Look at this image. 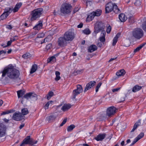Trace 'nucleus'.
<instances>
[{
    "label": "nucleus",
    "mask_w": 146,
    "mask_h": 146,
    "mask_svg": "<svg viewBox=\"0 0 146 146\" xmlns=\"http://www.w3.org/2000/svg\"><path fill=\"white\" fill-rule=\"evenodd\" d=\"M120 35V33H118L114 37L113 40V42L112 43V45L113 46H115L117 41V39L119 37Z\"/></svg>",
    "instance_id": "nucleus-24"
},
{
    "label": "nucleus",
    "mask_w": 146,
    "mask_h": 146,
    "mask_svg": "<svg viewBox=\"0 0 146 146\" xmlns=\"http://www.w3.org/2000/svg\"><path fill=\"white\" fill-rule=\"evenodd\" d=\"M101 31H102V33L103 35V36H105L106 35V32L105 31H104V30Z\"/></svg>",
    "instance_id": "nucleus-62"
},
{
    "label": "nucleus",
    "mask_w": 146,
    "mask_h": 146,
    "mask_svg": "<svg viewBox=\"0 0 146 146\" xmlns=\"http://www.w3.org/2000/svg\"><path fill=\"white\" fill-rule=\"evenodd\" d=\"M8 15V14L4 12L0 17V20H3L6 19Z\"/></svg>",
    "instance_id": "nucleus-37"
},
{
    "label": "nucleus",
    "mask_w": 146,
    "mask_h": 146,
    "mask_svg": "<svg viewBox=\"0 0 146 146\" xmlns=\"http://www.w3.org/2000/svg\"><path fill=\"white\" fill-rule=\"evenodd\" d=\"M12 112V110H8V111H3L1 114V115H5L7 114H8L9 113H11Z\"/></svg>",
    "instance_id": "nucleus-44"
},
{
    "label": "nucleus",
    "mask_w": 146,
    "mask_h": 146,
    "mask_svg": "<svg viewBox=\"0 0 146 146\" xmlns=\"http://www.w3.org/2000/svg\"><path fill=\"white\" fill-rule=\"evenodd\" d=\"M17 36H15L13 38H11V40L12 42L15 41L17 39V38H17Z\"/></svg>",
    "instance_id": "nucleus-53"
},
{
    "label": "nucleus",
    "mask_w": 146,
    "mask_h": 146,
    "mask_svg": "<svg viewBox=\"0 0 146 146\" xmlns=\"http://www.w3.org/2000/svg\"><path fill=\"white\" fill-rule=\"evenodd\" d=\"M70 5L66 3L63 4L60 8L61 12L64 14H67L71 12L70 8L71 7Z\"/></svg>",
    "instance_id": "nucleus-5"
},
{
    "label": "nucleus",
    "mask_w": 146,
    "mask_h": 146,
    "mask_svg": "<svg viewBox=\"0 0 146 146\" xmlns=\"http://www.w3.org/2000/svg\"><path fill=\"white\" fill-rule=\"evenodd\" d=\"M19 9H18L17 7L15 6V7L13 9V12L14 13L17 12L18 11Z\"/></svg>",
    "instance_id": "nucleus-58"
},
{
    "label": "nucleus",
    "mask_w": 146,
    "mask_h": 146,
    "mask_svg": "<svg viewBox=\"0 0 146 146\" xmlns=\"http://www.w3.org/2000/svg\"><path fill=\"white\" fill-rule=\"evenodd\" d=\"M55 57L54 56H51L50 58L49 62L53 61V60L54 61V60H55Z\"/></svg>",
    "instance_id": "nucleus-57"
},
{
    "label": "nucleus",
    "mask_w": 146,
    "mask_h": 146,
    "mask_svg": "<svg viewBox=\"0 0 146 146\" xmlns=\"http://www.w3.org/2000/svg\"><path fill=\"white\" fill-rule=\"evenodd\" d=\"M66 41L64 36L58 38L57 42L59 46H64L66 45Z\"/></svg>",
    "instance_id": "nucleus-12"
},
{
    "label": "nucleus",
    "mask_w": 146,
    "mask_h": 146,
    "mask_svg": "<svg viewBox=\"0 0 146 146\" xmlns=\"http://www.w3.org/2000/svg\"><path fill=\"white\" fill-rule=\"evenodd\" d=\"M141 120H139L135 124L134 126L137 128L139 125L141 124Z\"/></svg>",
    "instance_id": "nucleus-43"
},
{
    "label": "nucleus",
    "mask_w": 146,
    "mask_h": 146,
    "mask_svg": "<svg viewBox=\"0 0 146 146\" xmlns=\"http://www.w3.org/2000/svg\"><path fill=\"white\" fill-rule=\"evenodd\" d=\"M24 97L27 99H30L32 101H36L37 100V95L34 93L29 92L25 95Z\"/></svg>",
    "instance_id": "nucleus-9"
},
{
    "label": "nucleus",
    "mask_w": 146,
    "mask_h": 146,
    "mask_svg": "<svg viewBox=\"0 0 146 146\" xmlns=\"http://www.w3.org/2000/svg\"><path fill=\"white\" fill-rule=\"evenodd\" d=\"M17 92L19 98L22 97L25 94V92L22 90L17 91Z\"/></svg>",
    "instance_id": "nucleus-29"
},
{
    "label": "nucleus",
    "mask_w": 146,
    "mask_h": 146,
    "mask_svg": "<svg viewBox=\"0 0 146 146\" xmlns=\"http://www.w3.org/2000/svg\"><path fill=\"white\" fill-rule=\"evenodd\" d=\"M43 9L42 8L36 9L31 12V14L32 17L31 20L33 21L40 17L42 14Z\"/></svg>",
    "instance_id": "nucleus-3"
},
{
    "label": "nucleus",
    "mask_w": 146,
    "mask_h": 146,
    "mask_svg": "<svg viewBox=\"0 0 146 146\" xmlns=\"http://www.w3.org/2000/svg\"><path fill=\"white\" fill-rule=\"evenodd\" d=\"M22 114L23 115H25L29 113V111L27 108L23 109L21 110Z\"/></svg>",
    "instance_id": "nucleus-34"
},
{
    "label": "nucleus",
    "mask_w": 146,
    "mask_h": 146,
    "mask_svg": "<svg viewBox=\"0 0 146 146\" xmlns=\"http://www.w3.org/2000/svg\"><path fill=\"white\" fill-rule=\"evenodd\" d=\"M55 74L56 75V77L55 78V80L56 81H58L60 79V72L58 71L55 72Z\"/></svg>",
    "instance_id": "nucleus-33"
},
{
    "label": "nucleus",
    "mask_w": 146,
    "mask_h": 146,
    "mask_svg": "<svg viewBox=\"0 0 146 146\" xmlns=\"http://www.w3.org/2000/svg\"><path fill=\"white\" fill-rule=\"evenodd\" d=\"M83 24L82 23H81L77 27L78 28H81L83 27Z\"/></svg>",
    "instance_id": "nucleus-59"
},
{
    "label": "nucleus",
    "mask_w": 146,
    "mask_h": 146,
    "mask_svg": "<svg viewBox=\"0 0 146 146\" xmlns=\"http://www.w3.org/2000/svg\"><path fill=\"white\" fill-rule=\"evenodd\" d=\"M102 12V11L100 9H97L95 11L92 12L88 15L87 18V20L89 21H91L95 16H100L101 15Z\"/></svg>",
    "instance_id": "nucleus-7"
},
{
    "label": "nucleus",
    "mask_w": 146,
    "mask_h": 146,
    "mask_svg": "<svg viewBox=\"0 0 146 146\" xmlns=\"http://www.w3.org/2000/svg\"><path fill=\"white\" fill-rule=\"evenodd\" d=\"M113 10L115 13H118L120 11L119 9L118 8L117 5L115 3H113Z\"/></svg>",
    "instance_id": "nucleus-31"
},
{
    "label": "nucleus",
    "mask_w": 146,
    "mask_h": 146,
    "mask_svg": "<svg viewBox=\"0 0 146 146\" xmlns=\"http://www.w3.org/2000/svg\"><path fill=\"white\" fill-rule=\"evenodd\" d=\"M125 96L123 94H120L117 98V101L119 102H123L125 100Z\"/></svg>",
    "instance_id": "nucleus-20"
},
{
    "label": "nucleus",
    "mask_w": 146,
    "mask_h": 146,
    "mask_svg": "<svg viewBox=\"0 0 146 146\" xmlns=\"http://www.w3.org/2000/svg\"><path fill=\"white\" fill-rule=\"evenodd\" d=\"M143 35V30L141 29L138 28L134 29L132 32V36L129 39L131 40L133 37L137 39L141 38Z\"/></svg>",
    "instance_id": "nucleus-2"
},
{
    "label": "nucleus",
    "mask_w": 146,
    "mask_h": 146,
    "mask_svg": "<svg viewBox=\"0 0 146 146\" xmlns=\"http://www.w3.org/2000/svg\"><path fill=\"white\" fill-rule=\"evenodd\" d=\"M138 141L135 138L133 141L132 143L131 144L130 146L133 145Z\"/></svg>",
    "instance_id": "nucleus-52"
},
{
    "label": "nucleus",
    "mask_w": 146,
    "mask_h": 146,
    "mask_svg": "<svg viewBox=\"0 0 146 146\" xmlns=\"http://www.w3.org/2000/svg\"><path fill=\"white\" fill-rule=\"evenodd\" d=\"M12 42V41L11 40L10 41H8L7 43V45L6 46H4V48H5L8 46H10Z\"/></svg>",
    "instance_id": "nucleus-51"
},
{
    "label": "nucleus",
    "mask_w": 146,
    "mask_h": 146,
    "mask_svg": "<svg viewBox=\"0 0 146 146\" xmlns=\"http://www.w3.org/2000/svg\"><path fill=\"white\" fill-rule=\"evenodd\" d=\"M13 11V8L12 7H6L4 9V12L9 15Z\"/></svg>",
    "instance_id": "nucleus-28"
},
{
    "label": "nucleus",
    "mask_w": 146,
    "mask_h": 146,
    "mask_svg": "<svg viewBox=\"0 0 146 146\" xmlns=\"http://www.w3.org/2000/svg\"><path fill=\"white\" fill-rule=\"evenodd\" d=\"M97 49V47L95 45L92 44L89 47L88 52H92Z\"/></svg>",
    "instance_id": "nucleus-23"
},
{
    "label": "nucleus",
    "mask_w": 146,
    "mask_h": 146,
    "mask_svg": "<svg viewBox=\"0 0 146 146\" xmlns=\"http://www.w3.org/2000/svg\"><path fill=\"white\" fill-rule=\"evenodd\" d=\"M6 129L7 128L5 125L2 124L0 125V137L5 135Z\"/></svg>",
    "instance_id": "nucleus-13"
},
{
    "label": "nucleus",
    "mask_w": 146,
    "mask_h": 146,
    "mask_svg": "<svg viewBox=\"0 0 146 146\" xmlns=\"http://www.w3.org/2000/svg\"><path fill=\"white\" fill-rule=\"evenodd\" d=\"M113 10V3L111 2L108 3L106 6V13H109Z\"/></svg>",
    "instance_id": "nucleus-14"
},
{
    "label": "nucleus",
    "mask_w": 146,
    "mask_h": 146,
    "mask_svg": "<svg viewBox=\"0 0 146 146\" xmlns=\"http://www.w3.org/2000/svg\"><path fill=\"white\" fill-rule=\"evenodd\" d=\"M12 119L16 121H20L21 120V115L20 112H16L14 113L12 117Z\"/></svg>",
    "instance_id": "nucleus-16"
},
{
    "label": "nucleus",
    "mask_w": 146,
    "mask_h": 146,
    "mask_svg": "<svg viewBox=\"0 0 146 146\" xmlns=\"http://www.w3.org/2000/svg\"><path fill=\"white\" fill-rule=\"evenodd\" d=\"M1 73H2V77L5 76L6 74H7L8 77L11 79L17 78L19 75V71L12 66H9L6 68Z\"/></svg>",
    "instance_id": "nucleus-1"
},
{
    "label": "nucleus",
    "mask_w": 146,
    "mask_h": 146,
    "mask_svg": "<svg viewBox=\"0 0 146 146\" xmlns=\"http://www.w3.org/2000/svg\"><path fill=\"white\" fill-rule=\"evenodd\" d=\"M57 116L58 115L56 113H52L46 117V120L49 123L53 122L56 119Z\"/></svg>",
    "instance_id": "nucleus-11"
},
{
    "label": "nucleus",
    "mask_w": 146,
    "mask_h": 146,
    "mask_svg": "<svg viewBox=\"0 0 146 146\" xmlns=\"http://www.w3.org/2000/svg\"><path fill=\"white\" fill-rule=\"evenodd\" d=\"M72 107V105L70 104H65L61 108V110L64 111H65L70 109Z\"/></svg>",
    "instance_id": "nucleus-21"
},
{
    "label": "nucleus",
    "mask_w": 146,
    "mask_h": 146,
    "mask_svg": "<svg viewBox=\"0 0 146 146\" xmlns=\"http://www.w3.org/2000/svg\"><path fill=\"white\" fill-rule=\"evenodd\" d=\"M142 27L143 30L146 31V21L143 23L142 25Z\"/></svg>",
    "instance_id": "nucleus-46"
},
{
    "label": "nucleus",
    "mask_w": 146,
    "mask_h": 146,
    "mask_svg": "<svg viewBox=\"0 0 146 146\" xmlns=\"http://www.w3.org/2000/svg\"><path fill=\"white\" fill-rule=\"evenodd\" d=\"M106 136L105 133L99 134L95 137V139L97 141H102L104 138Z\"/></svg>",
    "instance_id": "nucleus-19"
},
{
    "label": "nucleus",
    "mask_w": 146,
    "mask_h": 146,
    "mask_svg": "<svg viewBox=\"0 0 146 146\" xmlns=\"http://www.w3.org/2000/svg\"><path fill=\"white\" fill-rule=\"evenodd\" d=\"M54 93L52 91H50L48 92L47 94V99L48 100H49L51 97L53 96Z\"/></svg>",
    "instance_id": "nucleus-38"
},
{
    "label": "nucleus",
    "mask_w": 146,
    "mask_h": 146,
    "mask_svg": "<svg viewBox=\"0 0 146 146\" xmlns=\"http://www.w3.org/2000/svg\"><path fill=\"white\" fill-rule=\"evenodd\" d=\"M111 28L110 26H109L107 27L106 32L107 33H110V31H111Z\"/></svg>",
    "instance_id": "nucleus-50"
},
{
    "label": "nucleus",
    "mask_w": 146,
    "mask_h": 146,
    "mask_svg": "<svg viewBox=\"0 0 146 146\" xmlns=\"http://www.w3.org/2000/svg\"><path fill=\"white\" fill-rule=\"evenodd\" d=\"M84 71V69H81L75 70L74 72V74L75 75L77 74H80L82 73Z\"/></svg>",
    "instance_id": "nucleus-32"
},
{
    "label": "nucleus",
    "mask_w": 146,
    "mask_h": 146,
    "mask_svg": "<svg viewBox=\"0 0 146 146\" xmlns=\"http://www.w3.org/2000/svg\"><path fill=\"white\" fill-rule=\"evenodd\" d=\"M64 36L67 41H72L74 37V33L71 30H69L64 34Z\"/></svg>",
    "instance_id": "nucleus-8"
},
{
    "label": "nucleus",
    "mask_w": 146,
    "mask_h": 146,
    "mask_svg": "<svg viewBox=\"0 0 146 146\" xmlns=\"http://www.w3.org/2000/svg\"><path fill=\"white\" fill-rule=\"evenodd\" d=\"M144 44H142L140 45L139 46L137 47L134 50V52L135 53L138 52L140 49L142 48L144 46Z\"/></svg>",
    "instance_id": "nucleus-39"
},
{
    "label": "nucleus",
    "mask_w": 146,
    "mask_h": 146,
    "mask_svg": "<svg viewBox=\"0 0 146 146\" xmlns=\"http://www.w3.org/2000/svg\"><path fill=\"white\" fill-rule=\"evenodd\" d=\"M97 45L98 47H101L102 46V44L101 42H98V43Z\"/></svg>",
    "instance_id": "nucleus-60"
},
{
    "label": "nucleus",
    "mask_w": 146,
    "mask_h": 146,
    "mask_svg": "<svg viewBox=\"0 0 146 146\" xmlns=\"http://www.w3.org/2000/svg\"><path fill=\"white\" fill-rule=\"evenodd\" d=\"M83 33L86 35H89L91 33L90 31L88 29H86L82 31Z\"/></svg>",
    "instance_id": "nucleus-41"
},
{
    "label": "nucleus",
    "mask_w": 146,
    "mask_h": 146,
    "mask_svg": "<svg viewBox=\"0 0 146 146\" xmlns=\"http://www.w3.org/2000/svg\"><path fill=\"white\" fill-rule=\"evenodd\" d=\"M96 84V82L94 81H91L87 84L84 91L85 93L94 86Z\"/></svg>",
    "instance_id": "nucleus-15"
},
{
    "label": "nucleus",
    "mask_w": 146,
    "mask_h": 146,
    "mask_svg": "<svg viewBox=\"0 0 146 146\" xmlns=\"http://www.w3.org/2000/svg\"><path fill=\"white\" fill-rule=\"evenodd\" d=\"M119 19L121 22H124L127 19V17L124 14L121 13L119 15Z\"/></svg>",
    "instance_id": "nucleus-22"
},
{
    "label": "nucleus",
    "mask_w": 146,
    "mask_h": 146,
    "mask_svg": "<svg viewBox=\"0 0 146 146\" xmlns=\"http://www.w3.org/2000/svg\"><path fill=\"white\" fill-rule=\"evenodd\" d=\"M37 141H34L32 139L30 138V140L29 143V144L30 145H33L34 144H35L37 143Z\"/></svg>",
    "instance_id": "nucleus-42"
},
{
    "label": "nucleus",
    "mask_w": 146,
    "mask_h": 146,
    "mask_svg": "<svg viewBox=\"0 0 146 146\" xmlns=\"http://www.w3.org/2000/svg\"><path fill=\"white\" fill-rule=\"evenodd\" d=\"M6 28L7 29L10 30L12 28V27L11 25H7L6 26Z\"/></svg>",
    "instance_id": "nucleus-56"
},
{
    "label": "nucleus",
    "mask_w": 146,
    "mask_h": 146,
    "mask_svg": "<svg viewBox=\"0 0 146 146\" xmlns=\"http://www.w3.org/2000/svg\"><path fill=\"white\" fill-rule=\"evenodd\" d=\"M101 84H102V83L100 82L98 83V84L96 86V92H98V90L99 88L100 87Z\"/></svg>",
    "instance_id": "nucleus-45"
},
{
    "label": "nucleus",
    "mask_w": 146,
    "mask_h": 146,
    "mask_svg": "<svg viewBox=\"0 0 146 146\" xmlns=\"http://www.w3.org/2000/svg\"><path fill=\"white\" fill-rule=\"evenodd\" d=\"M144 133H141L135 138L138 141L142 138L144 136Z\"/></svg>",
    "instance_id": "nucleus-40"
},
{
    "label": "nucleus",
    "mask_w": 146,
    "mask_h": 146,
    "mask_svg": "<svg viewBox=\"0 0 146 146\" xmlns=\"http://www.w3.org/2000/svg\"><path fill=\"white\" fill-rule=\"evenodd\" d=\"M30 140V136L27 137L23 141L22 143L20 144V146H22L24 144H29Z\"/></svg>",
    "instance_id": "nucleus-18"
},
{
    "label": "nucleus",
    "mask_w": 146,
    "mask_h": 146,
    "mask_svg": "<svg viewBox=\"0 0 146 146\" xmlns=\"http://www.w3.org/2000/svg\"><path fill=\"white\" fill-rule=\"evenodd\" d=\"M67 120V119L66 118H65L63 121L62 123L60 124V126L61 127L64 124H65Z\"/></svg>",
    "instance_id": "nucleus-47"
},
{
    "label": "nucleus",
    "mask_w": 146,
    "mask_h": 146,
    "mask_svg": "<svg viewBox=\"0 0 146 146\" xmlns=\"http://www.w3.org/2000/svg\"><path fill=\"white\" fill-rule=\"evenodd\" d=\"M75 126L73 124L71 125L68 126L67 128V130L68 131L70 132L72 131L73 129L75 128Z\"/></svg>",
    "instance_id": "nucleus-36"
},
{
    "label": "nucleus",
    "mask_w": 146,
    "mask_h": 146,
    "mask_svg": "<svg viewBox=\"0 0 146 146\" xmlns=\"http://www.w3.org/2000/svg\"><path fill=\"white\" fill-rule=\"evenodd\" d=\"M134 3L135 5L137 6H139L141 5V2L140 1L137 0Z\"/></svg>",
    "instance_id": "nucleus-48"
},
{
    "label": "nucleus",
    "mask_w": 146,
    "mask_h": 146,
    "mask_svg": "<svg viewBox=\"0 0 146 146\" xmlns=\"http://www.w3.org/2000/svg\"><path fill=\"white\" fill-rule=\"evenodd\" d=\"M42 21H38V23L36 24L33 29L36 30H39L42 28Z\"/></svg>",
    "instance_id": "nucleus-17"
},
{
    "label": "nucleus",
    "mask_w": 146,
    "mask_h": 146,
    "mask_svg": "<svg viewBox=\"0 0 146 146\" xmlns=\"http://www.w3.org/2000/svg\"><path fill=\"white\" fill-rule=\"evenodd\" d=\"M136 128H135V127L133 126V129L131 130V132H133L136 129Z\"/></svg>",
    "instance_id": "nucleus-63"
},
{
    "label": "nucleus",
    "mask_w": 146,
    "mask_h": 146,
    "mask_svg": "<svg viewBox=\"0 0 146 146\" xmlns=\"http://www.w3.org/2000/svg\"><path fill=\"white\" fill-rule=\"evenodd\" d=\"M44 42H46L48 41L49 40V39H48V38H46L44 39Z\"/></svg>",
    "instance_id": "nucleus-64"
},
{
    "label": "nucleus",
    "mask_w": 146,
    "mask_h": 146,
    "mask_svg": "<svg viewBox=\"0 0 146 146\" xmlns=\"http://www.w3.org/2000/svg\"><path fill=\"white\" fill-rule=\"evenodd\" d=\"M37 69V65L36 64H34L32 66L31 71L30 72V73L31 74L33 73L36 71Z\"/></svg>",
    "instance_id": "nucleus-30"
},
{
    "label": "nucleus",
    "mask_w": 146,
    "mask_h": 146,
    "mask_svg": "<svg viewBox=\"0 0 146 146\" xmlns=\"http://www.w3.org/2000/svg\"><path fill=\"white\" fill-rule=\"evenodd\" d=\"M22 4L21 3H18L16 5L15 7H17L18 9H19L21 6Z\"/></svg>",
    "instance_id": "nucleus-55"
},
{
    "label": "nucleus",
    "mask_w": 146,
    "mask_h": 146,
    "mask_svg": "<svg viewBox=\"0 0 146 146\" xmlns=\"http://www.w3.org/2000/svg\"><path fill=\"white\" fill-rule=\"evenodd\" d=\"M100 41L102 42H104L105 41V38L104 36H102L100 38Z\"/></svg>",
    "instance_id": "nucleus-49"
},
{
    "label": "nucleus",
    "mask_w": 146,
    "mask_h": 146,
    "mask_svg": "<svg viewBox=\"0 0 146 146\" xmlns=\"http://www.w3.org/2000/svg\"><path fill=\"white\" fill-rule=\"evenodd\" d=\"M125 72L123 69H122L117 72L116 73V75L118 76H123L125 74Z\"/></svg>",
    "instance_id": "nucleus-27"
},
{
    "label": "nucleus",
    "mask_w": 146,
    "mask_h": 146,
    "mask_svg": "<svg viewBox=\"0 0 146 146\" xmlns=\"http://www.w3.org/2000/svg\"><path fill=\"white\" fill-rule=\"evenodd\" d=\"M53 102L52 101H50L48 102L44 106V108L45 110L48 109L49 105H52Z\"/></svg>",
    "instance_id": "nucleus-35"
},
{
    "label": "nucleus",
    "mask_w": 146,
    "mask_h": 146,
    "mask_svg": "<svg viewBox=\"0 0 146 146\" xmlns=\"http://www.w3.org/2000/svg\"><path fill=\"white\" fill-rule=\"evenodd\" d=\"M120 88H117L113 89L112 90V91L113 92H117L120 90Z\"/></svg>",
    "instance_id": "nucleus-54"
},
{
    "label": "nucleus",
    "mask_w": 146,
    "mask_h": 146,
    "mask_svg": "<svg viewBox=\"0 0 146 146\" xmlns=\"http://www.w3.org/2000/svg\"><path fill=\"white\" fill-rule=\"evenodd\" d=\"M116 109L114 106H111L108 108L107 110L106 115L108 117L111 116L116 112Z\"/></svg>",
    "instance_id": "nucleus-10"
},
{
    "label": "nucleus",
    "mask_w": 146,
    "mask_h": 146,
    "mask_svg": "<svg viewBox=\"0 0 146 146\" xmlns=\"http://www.w3.org/2000/svg\"><path fill=\"white\" fill-rule=\"evenodd\" d=\"M33 57V55L29 53H26L22 55V57L25 59H31Z\"/></svg>",
    "instance_id": "nucleus-25"
},
{
    "label": "nucleus",
    "mask_w": 146,
    "mask_h": 146,
    "mask_svg": "<svg viewBox=\"0 0 146 146\" xmlns=\"http://www.w3.org/2000/svg\"><path fill=\"white\" fill-rule=\"evenodd\" d=\"M83 91V89L82 86L80 85H77L76 89L73 90V91L71 97L72 99L76 100V98Z\"/></svg>",
    "instance_id": "nucleus-4"
},
{
    "label": "nucleus",
    "mask_w": 146,
    "mask_h": 146,
    "mask_svg": "<svg viewBox=\"0 0 146 146\" xmlns=\"http://www.w3.org/2000/svg\"><path fill=\"white\" fill-rule=\"evenodd\" d=\"M141 88V86L138 85H136L133 88L132 91L134 92H135L140 90Z\"/></svg>",
    "instance_id": "nucleus-26"
},
{
    "label": "nucleus",
    "mask_w": 146,
    "mask_h": 146,
    "mask_svg": "<svg viewBox=\"0 0 146 146\" xmlns=\"http://www.w3.org/2000/svg\"><path fill=\"white\" fill-rule=\"evenodd\" d=\"M129 22L130 23L132 22L131 20L133 19V17H130L129 18Z\"/></svg>",
    "instance_id": "nucleus-61"
},
{
    "label": "nucleus",
    "mask_w": 146,
    "mask_h": 146,
    "mask_svg": "<svg viewBox=\"0 0 146 146\" xmlns=\"http://www.w3.org/2000/svg\"><path fill=\"white\" fill-rule=\"evenodd\" d=\"M105 27V25L103 23L101 22H97L94 27V33L96 35L101 30H104Z\"/></svg>",
    "instance_id": "nucleus-6"
}]
</instances>
